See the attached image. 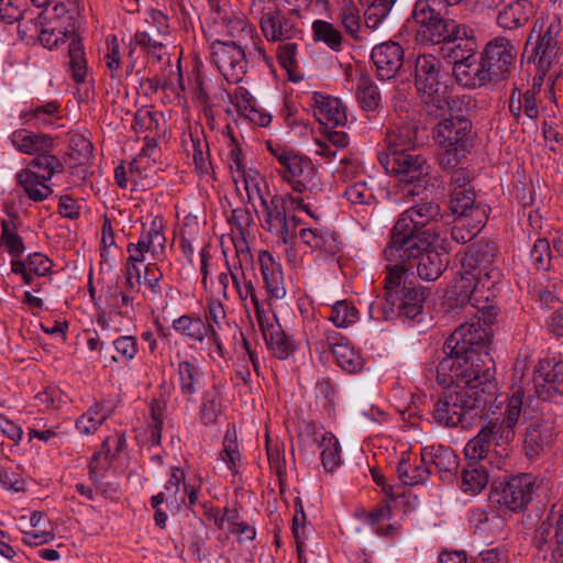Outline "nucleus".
<instances>
[{
    "label": "nucleus",
    "mask_w": 563,
    "mask_h": 563,
    "mask_svg": "<svg viewBox=\"0 0 563 563\" xmlns=\"http://www.w3.org/2000/svg\"><path fill=\"white\" fill-rule=\"evenodd\" d=\"M498 246L495 241L478 240L473 243L461 258L462 273L455 285L448 291V299L455 306L470 303L483 310L485 320L492 321L497 316L490 305L497 295L503 273L498 267Z\"/></svg>",
    "instance_id": "f257e3e1"
},
{
    "label": "nucleus",
    "mask_w": 563,
    "mask_h": 563,
    "mask_svg": "<svg viewBox=\"0 0 563 563\" xmlns=\"http://www.w3.org/2000/svg\"><path fill=\"white\" fill-rule=\"evenodd\" d=\"M464 372H450L445 383L439 378L435 368V379L439 385L446 387L433 401L432 418L440 426L454 428L461 424L467 428L472 419L482 417L486 406L498 391V384L489 369L482 376H468Z\"/></svg>",
    "instance_id": "f03ea898"
},
{
    "label": "nucleus",
    "mask_w": 563,
    "mask_h": 563,
    "mask_svg": "<svg viewBox=\"0 0 563 563\" xmlns=\"http://www.w3.org/2000/svg\"><path fill=\"white\" fill-rule=\"evenodd\" d=\"M481 317L477 321L465 322L459 325L443 344L445 356L440 361L439 378L442 383L450 380V372H464L468 376H482V372L489 369L495 377L493 358L487 352H483L490 341L492 329L496 317L492 321L485 320L483 310L476 309Z\"/></svg>",
    "instance_id": "7ed1b4c3"
},
{
    "label": "nucleus",
    "mask_w": 563,
    "mask_h": 563,
    "mask_svg": "<svg viewBox=\"0 0 563 563\" xmlns=\"http://www.w3.org/2000/svg\"><path fill=\"white\" fill-rule=\"evenodd\" d=\"M518 373L514 374L511 394L507 398L504 419H494L485 423L478 433L471 439L465 448L464 455L467 461H476L486 464L489 459L493 443L501 445L515 439V428L519 422L526 401V387L516 382Z\"/></svg>",
    "instance_id": "20e7f679"
},
{
    "label": "nucleus",
    "mask_w": 563,
    "mask_h": 563,
    "mask_svg": "<svg viewBox=\"0 0 563 563\" xmlns=\"http://www.w3.org/2000/svg\"><path fill=\"white\" fill-rule=\"evenodd\" d=\"M440 206L434 201L416 203L405 210L397 219L390 232L387 252L390 256L413 254L432 246L434 233L430 228L440 216Z\"/></svg>",
    "instance_id": "39448f33"
},
{
    "label": "nucleus",
    "mask_w": 563,
    "mask_h": 563,
    "mask_svg": "<svg viewBox=\"0 0 563 563\" xmlns=\"http://www.w3.org/2000/svg\"><path fill=\"white\" fill-rule=\"evenodd\" d=\"M442 62L432 54H419L413 63V84L429 115L441 117L450 109V92Z\"/></svg>",
    "instance_id": "423d86ee"
},
{
    "label": "nucleus",
    "mask_w": 563,
    "mask_h": 563,
    "mask_svg": "<svg viewBox=\"0 0 563 563\" xmlns=\"http://www.w3.org/2000/svg\"><path fill=\"white\" fill-rule=\"evenodd\" d=\"M432 129L435 144L441 148L439 165L443 169H454L466 153L467 135L472 130V121L462 114H454L450 108Z\"/></svg>",
    "instance_id": "0eeeda50"
},
{
    "label": "nucleus",
    "mask_w": 563,
    "mask_h": 563,
    "mask_svg": "<svg viewBox=\"0 0 563 563\" xmlns=\"http://www.w3.org/2000/svg\"><path fill=\"white\" fill-rule=\"evenodd\" d=\"M267 148L279 164L277 173L292 190L306 194L307 198L317 197L322 191L318 170L309 157L279 144L267 143Z\"/></svg>",
    "instance_id": "6e6552de"
},
{
    "label": "nucleus",
    "mask_w": 563,
    "mask_h": 563,
    "mask_svg": "<svg viewBox=\"0 0 563 563\" xmlns=\"http://www.w3.org/2000/svg\"><path fill=\"white\" fill-rule=\"evenodd\" d=\"M379 162L399 183L412 186L407 196H419L430 184L431 167L421 154L413 151L380 153Z\"/></svg>",
    "instance_id": "1a4fd4ad"
},
{
    "label": "nucleus",
    "mask_w": 563,
    "mask_h": 563,
    "mask_svg": "<svg viewBox=\"0 0 563 563\" xmlns=\"http://www.w3.org/2000/svg\"><path fill=\"white\" fill-rule=\"evenodd\" d=\"M42 12H37L36 19H30L31 25L26 23L24 35L30 38H37L48 49L64 46L67 55H70V43H68L70 10L68 3H56L53 8V16L46 23L42 21Z\"/></svg>",
    "instance_id": "9d476101"
},
{
    "label": "nucleus",
    "mask_w": 563,
    "mask_h": 563,
    "mask_svg": "<svg viewBox=\"0 0 563 563\" xmlns=\"http://www.w3.org/2000/svg\"><path fill=\"white\" fill-rule=\"evenodd\" d=\"M16 174V180L31 200L43 201L52 194V189L46 183L55 173L62 170V163L48 152H38Z\"/></svg>",
    "instance_id": "9b49d317"
},
{
    "label": "nucleus",
    "mask_w": 563,
    "mask_h": 563,
    "mask_svg": "<svg viewBox=\"0 0 563 563\" xmlns=\"http://www.w3.org/2000/svg\"><path fill=\"white\" fill-rule=\"evenodd\" d=\"M534 563H563V504L555 511L551 509L532 537Z\"/></svg>",
    "instance_id": "f8f14e48"
},
{
    "label": "nucleus",
    "mask_w": 563,
    "mask_h": 563,
    "mask_svg": "<svg viewBox=\"0 0 563 563\" xmlns=\"http://www.w3.org/2000/svg\"><path fill=\"white\" fill-rule=\"evenodd\" d=\"M536 489L534 477L523 473L494 486L489 493V501L501 512H520L532 501Z\"/></svg>",
    "instance_id": "ddd939ff"
},
{
    "label": "nucleus",
    "mask_w": 563,
    "mask_h": 563,
    "mask_svg": "<svg viewBox=\"0 0 563 563\" xmlns=\"http://www.w3.org/2000/svg\"><path fill=\"white\" fill-rule=\"evenodd\" d=\"M518 48L505 36H496L485 45L481 53L484 67L488 70L494 84L508 79L517 62Z\"/></svg>",
    "instance_id": "4468645a"
},
{
    "label": "nucleus",
    "mask_w": 563,
    "mask_h": 563,
    "mask_svg": "<svg viewBox=\"0 0 563 563\" xmlns=\"http://www.w3.org/2000/svg\"><path fill=\"white\" fill-rule=\"evenodd\" d=\"M211 63L229 82L233 84L243 79L247 68L245 53L235 42H212Z\"/></svg>",
    "instance_id": "2eb2a0df"
},
{
    "label": "nucleus",
    "mask_w": 563,
    "mask_h": 563,
    "mask_svg": "<svg viewBox=\"0 0 563 563\" xmlns=\"http://www.w3.org/2000/svg\"><path fill=\"white\" fill-rule=\"evenodd\" d=\"M86 22L80 19L73 23V80L78 85L75 92L76 99L81 104H88L93 97V80L88 78V67L85 47L80 34L86 30Z\"/></svg>",
    "instance_id": "dca6fc26"
},
{
    "label": "nucleus",
    "mask_w": 563,
    "mask_h": 563,
    "mask_svg": "<svg viewBox=\"0 0 563 563\" xmlns=\"http://www.w3.org/2000/svg\"><path fill=\"white\" fill-rule=\"evenodd\" d=\"M384 256L386 261L388 262H408L409 264L411 261H418L417 263V274L418 276L427 282H434L437 280L444 269L446 268V265L449 263L448 254L441 253L435 249L424 247L423 250H419L417 253L413 254H402L390 256L387 252V247L384 250Z\"/></svg>",
    "instance_id": "f3484780"
},
{
    "label": "nucleus",
    "mask_w": 563,
    "mask_h": 563,
    "mask_svg": "<svg viewBox=\"0 0 563 563\" xmlns=\"http://www.w3.org/2000/svg\"><path fill=\"white\" fill-rule=\"evenodd\" d=\"M166 238L164 234V220L155 217L148 227H143L137 242H131L126 252L131 262H144L145 253H151L154 258H159L165 252Z\"/></svg>",
    "instance_id": "a211bd4d"
},
{
    "label": "nucleus",
    "mask_w": 563,
    "mask_h": 563,
    "mask_svg": "<svg viewBox=\"0 0 563 563\" xmlns=\"http://www.w3.org/2000/svg\"><path fill=\"white\" fill-rule=\"evenodd\" d=\"M256 321L268 350L275 357L287 360L296 351L295 340L283 330L271 310L260 314Z\"/></svg>",
    "instance_id": "6ab92c4d"
},
{
    "label": "nucleus",
    "mask_w": 563,
    "mask_h": 563,
    "mask_svg": "<svg viewBox=\"0 0 563 563\" xmlns=\"http://www.w3.org/2000/svg\"><path fill=\"white\" fill-rule=\"evenodd\" d=\"M264 36L271 42H286L301 38L300 16L298 9L283 12L279 8L263 22L261 27Z\"/></svg>",
    "instance_id": "aec40b11"
},
{
    "label": "nucleus",
    "mask_w": 563,
    "mask_h": 563,
    "mask_svg": "<svg viewBox=\"0 0 563 563\" xmlns=\"http://www.w3.org/2000/svg\"><path fill=\"white\" fill-rule=\"evenodd\" d=\"M405 51L396 42L387 41L375 45L371 59L376 69V76L380 80L395 78L404 65Z\"/></svg>",
    "instance_id": "412c9836"
},
{
    "label": "nucleus",
    "mask_w": 563,
    "mask_h": 563,
    "mask_svg": "<svg viewBox=\"0 0 563 563\" xmlns=\"http://www.w3.org/2000/svg\"><path fill=\"white\" fill-rule=\"evenodd\" d=\"M93 161L91 141L82 134H73V187L92 189L90 165Z\"/></svg>",
    "instance_id": "4be33fe9"
},
{
    "label": "nucleus",
    "mask_w": 563,
    "mask_h": 563,
    "mask_svg": "<svg viewBox=\"0 0 563 563\" xmlns=\"http://www.w3.org/2000/svg\"><path fill=\"white\" fill-rule=\"evenodd\" d=\"M446 14L448 12L444 10L437 18L418 27L417 40L423 44L440 45L446 38H456L461 34L464 35L465 25L448 18Z\"/></svg>",
    "instance_id": "5701e85b"
},
{
    "label": "nucleus",
    "mask_w": 563,
    "mask_h": 563,
    "mask_svg": "<svg viewBox=\"0 0 563 563\" xmlns=\"http://www.w3.org/2000/svg\"><path fill=\"white\" fill-rule=\"evenodd\" d=\"M126 449V439L124 433H115L107 437L98 452H96L89 463V475L93 483H98L104 477L110 462L120 455Z\"/></svg>",
    "instance_id": "b1692460"
},
{
    "label": "nucleus",
    "mask_w": 563,
    "mask_h": 563,
    "mask_svg": "<svg viewBox=\"0 0 563 563\" xmlns=\"http://www.w3.org/2000/svg\"><path fill=\"white\" fill-rule=\"evenodd\" d=\"M452 71L456 82L464 88L475 89L494 82L482 58L477 60L475 54L454 63Z\"/></svg>",
    "instance_id": "393cba45"
},
{
    "label": "nucleus",
    "mask_w": 563,
    "mask_h": 563,
    "mask_svg": "<svg viewBox=\"0 0 563 563\" xmlns=\"http://www.w3.org/2000/svg\"><path fill=\"white\" fill-rule=\"evenodd\" d=\"M553 431V423L544 420L536 421L527 428L523 450L529 460H538L551 448Z\"/></svg>",
    "instance_id": "a878e982"
},
{
    "label": "nucleus",
    "mask_w": 563,
    "mask_h": 563,
    "mask_svg": "<svg viewBox=\"0 0 563 563\" xmlns=\"http://www.w3.org/2000/svg\"><path fill=\"white\" fill-rule=\"evenodd\" d=\"M534 394L539 399L552 401L563 395V361L550 369L539 371L533 378Z\"/></svg>",
    "instance_id": "bb28decb"
},
{
    "label": "nucleus",
    "mask_w": 563,
    "mask_h": 563,
    "mask_svg": "<svg viewBox=\"0 0 563 563\" xmlns=\"http://www.w3.org/2000/svg\"><path fill=\"white\" fill-rule=\"evenodd\" d=\"M426 301L424 289L420 286L404 285L397 291V305L400 319L419 323Z\"/></svg>",
    "instance_id": "cd10ccee"
},
{
    "label": "nucleus",
    "mask_w": 563,
    "mask_h": 563,
    "mask_svg": "<svg viewBox=\"0 0 563 563\" xmlns=\"http://www.w3.org/2000/svg\"><path fill=\"white\" fill-rule=\"evenodd\" d=\"M422 462L434 468L442 479H450L459 467V459L450 446L432 445L422 449Z\"/></svg>",
    "instance_id": "c85d7f7f"
},
{
    "label": "nucleus",
    "mask_w": 563,
    "mask_h": 563,
    "mask_svg": "<svg viewBox=\"0 0 563 563\" xmlns=\"http://www.w3.org/2000/svg\"><path fill=\"white\" fill-rule=\"evenodd\" d=\"M258 262L268 296L276 299L283 298L286 290L280 264L268 251L260 252Z\"/></svg>",
    "instance_id": "c756f323"
},
{
    "label": "nucleus",
    "mask_w": 563,
    "mask_h": 563,
    "mask_svg": "<svg viewBox=\"0 0 563 563\" xmlns=\"http://www.w3.org/2000/svg\"><path fill=\"white\" fill-rule=\"evenodd\" d=\"M9 141L18 152L26 155L48 152L53 147V139L48 134L35 133L27 129L13 131Z\"/></svg>",
    "instance_id": "7c9ffc66"
},
{
    "label": "nucleus",
    "mask_w": 563,
    "mask_h": 563,
    "mask_svg": "<svg viewBox=\"0 0 563 563\" xmlns=\"http://www.w3.org/2000/svg\"><path fill=\"white\" fill-rule=\"evenodd\" d=\"M536 13L530 0H515L505 5L497 15V23L506 30H516L526 25Z\"/></svg>",
    "instance_id": "2f4dec72"
},
{
    "label": "nucleus",
    "mask_w": 563,
    "mask_h": 563,
    "mask_svg": "<svg viewBox=\"0 0 563 563\" xmlns=\"http://www.w3.org/2000/svg\"><path fill=\"white\" fill-rule=\"evenodd\" d=\"M314 103L313 114L321 124L330 128L345 124L346 113L339 99L316 93Z\"/></svg>",
    "instance_id": "473e14b6"
},
{
    "label": "nucleus",
    "mask_w": 563,
    "mask_h": 563,
    "mask_svg": "<svg viewBox=\"0 0 563 563\" xmlns=\"http://www.w3.org/2000/svg\"><path fill=\"white\" fill-rule=\"evenodd\" d=\"M418 143V126L415 123L406 122L387 132L384 153L410 152Z\"/></svg>",
    "instance_id": "72a5a7b5"
},
{
    "label": "nucleus",
    "mask_w": 563,
    "mask_h": 563,
    "mask_svg": "<svg viewBox=\"0 0 563 563\" xmlns=\"http://www.w3.org/2000/svg\"><path fill=\"white\" fill-rule=\"evenodd\" d=\"M223 413L222 385L213 383L202 391L199 406V420L205 426L217 423Z\"/></svg>",
    "instance_id": "f704fd0d"
},
{
    "label": "nucleus",
    "mask_w": 563,
    "mask_h": 563,
    "mask_svg": "<svg viewBox=\"0 0 563 563\" xmlns=\"http://www.w3.org/2000/svg\"><path fill=\"white\" fill-rule=\"evenodd\" d=\"M172 327L186 342L202 343L209 334L211 324L200 317L183 314L173 321Z\"/></svg>",
    "instance_id": "c9c22d12"
},
{
    "label": "nucleus",
    "mask_w": 563,
    "mask_h": 563,
    "mask_svg": "<svg viewBox=\"0 0 563 563\" xmlns=\"http://www.w3.org/2000/svg\"><path fill=\"white\" fill-rule=\"evenodd\" d=\"M177 380L180 393L187 400H192L198 391L201 380V372L196 360H180L176 367Z\"/></svg>",
    "instance_id": "e433bc0d"
},
{
    "label": "nucleus",
    "mask_w": 563,
    "mask_h": 563,
    "mask_svg": "<svg viewBox=\"0 0 563 563\" xmlns=\"http://www.w3.org/2000/svg\"><path fill=\"white\" fill-rule=\"evenodd\" d=\"M347 342L349 340L345 336L331 328L327 322H318L311 327L308 339V343L313 345L317 352H325L328 349L333 352L334 347Z\"/></svg>",
    "instance_id": "4c0bfd02"
},
{
    "label": "nucleus",
    "mask_w": 563,
    "mask_h": 563,
    "mask_svg": "<svg viewBox=\"0 0 563 563\" xmlns=\"http://www.w3.org/2000/svg\"><path fill=\"white\" fill-rule=\"evenodd\" d=\"M398 478L404 485H418L426 482L431 474L430 466L422 462V456L418 461H410L409 456H402L396 468Z\"/></svg>",
    "instance_id": "58836bf2"
},
{
    "label": "nucleus",
    "mask_w": 563,
    "mask_h": 563,
    "mask_svg": "<svg viewBox=\"0 0 563 563\" xmlns=\"http://www.w3.org/2000/svg\"><path fill=\"white\" fill-rule=\"evenodd\" d=\"M35 11L29 8V0H0V19L12 24L23 20L20 25V33L24 34L26 23L30 24V19H36Z\"/></svg>",
    "instance_id": "ea45409f"
},
{
    "label": "nucleus",
    "mask_w": 563,
    "mask_h": 563,
    "mask_svg": "<svg viewBox=\"0 0 563 563\" xmlns=\"http://www.w3.org/2000/svg\"><path fill=\"white\" fill-rule=\"evenodd\" d=\"M488 483V471L486 464L476 461H467L462 471L461 488L472 495L478 494Z\"/></svg>",
    "instance_id": "a19ab883"
},
{
    "label": "nucleus",
    "mask_w": 563,
    "mask_h": 563,
    "mask_svg": "<svg viewBox=\"0 0 563 563\" xmlns=\"http://www.w3.org/2000/svg\"><path fill=\"white\" fill-rule=\"evenodd\" d=\"M356 99L361 108L366 112H375L380 106V91L367 74H363L358 78L356 86Z\"/></svg>",
    "instance_id": "79ce46f5"
},
{
    "label": "nucleus",
    "mask_w": 563,
    "mask_h": 563,
    "mask_svg": "<svg viewBox=\"0 0 563 563\" xmlns=\"http://www.w3.org/2000/svg\"><path fill=\"white\" fill-rule=\"evenodd\" d=\"M239 265H240L241 272H236L235 275H232L231 280L236 290L239 299L244 303L245 307H246V300L250 299L251 303L254 308L255 317L258 318L260 313L262 316L263 313H265L268 310L264 308L263 303L258 299L252 280L249 279L246 277L245 273L242 271L241 261H239Z\"/></svg>",
    "instance_id": "37998d69"
},
{
    "label": "nucleus",
    "mask_w": 563,
    "mask_h": 563,
    "mask_svg": "<svg viewBox=\"0 0 563 563\" xmlns=\"http://www.w3.org/2000/svg\"><path fill=\"white\" fill-rule=\"evenodd\" d=\"M339 19L345 32L355 41L364 42L367 40L365 30L362 29L360 10L351 0L343 1L339 12Z\"/></svg>",
    "instance_id": "c03bdc74"
},
{
    "label": "nucleus",
    "mask_w": 563,
    "mask_h": 563,
    "mask_svg": "<svg viewBox=\"0 0 563 563\" xmlns=\"http://www.w3.org/2000/svg\"><path fill=\"white\" fill-rule=\"evenodd\" d=\"M57 112L58 104L56 102H48L21 112L20 119L22 120V124L43 128L55 124Z\"/></svg>",
    "instance_id": "a18cd8bd"
},
{
    "label": "nucleus",
    "mask_w": 563,
    "mask_h": 563,
    "mask_svg": "<svg viewBox=\"0 0 563 563\" xmlns=\"http://www.w3.org/2000/svg\"><path fill=\"white\" fill-rule=\"evenodd\" d=\"M235 107L245 118L258 126H268L272 121L268 113L256 108V101L243 88H240L235 93Z\"/></svg>",
    "instance_id": "49530a36"
},
{
    "label": "nucleus",
    "mask_w": 563,
    "mask_h": 563,
    "mask_svg": "<svg viewBox=\"0 0 563 563\" xmlns=\"http://www.w3.org/2000/svg\"><path fill=\"white\" fill-rule=\"evenodd\" d=\"M260 201L263 207V228L267 231L276 229L277 223L288 213L283 195H274L271 199L263 196Z\"/></svg>",
    "instance_id": "de8ad7c7"
},
{
    "label": "nucleus",
    "mask_w": 563,
    "mask_h": 563,
    "mask_svg": "<svg viewBox=\"0 0 563 563\" xmlns=\"http://www.w3.org/2000/svg\"><path fill=\"white\" fill-rule=\"evenodd\" d=\"M312 36L316 42H322L333 52L343 48V35L332 23L324 20H316L312 23Z\"/></svg>",
    "instance_id": "09e8293b"
},
{
    "label": "nucleus",
    "mask_w": 563,
    "mask_h": 563,
    "mask_svg": "<svg viewBox=\"0 0 563 563\" xmlns=\"http://www.w3.org/2000/svg\"><path fill=\"white\" fill-rule=\"evenodd\" d=\"M319 446L321 448L322 466L327 472H334L342 464L341 445L338 438L331 432H325Z\"/></svg>",
    "instance_id": "8fccbe9b"
},
{
    "label": "nucleus",
    "mask_w": 563,
    "mask_h": 563,
    "mask_svg": "<svg viewBox=\"0 0 563 563\" xmlns=\"http://www.w3.org/2000/svg\"><path fill=\"white\" fill-rule=\"evenodd\" d=\"M302 243L307 246L334 254L338 250L335 239L332 233L323 232L317 228H302L299 231Z\"/></svg>",
    "instance_id": "3c124183"
},
{
    "label": "nucleus",
    "mask_w": 563,
    "mask_h": 563,
    "mask_svg": "<svg viewBox=\"0 0 563 563\" xmlns=\"http://www.w3.org/2000/svg\"><path fill=\"white\" fill-rule=\"evenodd\" d=\"M559 51L560 46L558 41L538 38L533 54L541 76H545L552 65L558 62Z\"/></svg>",
    "instance_id": "603ef678"
},
{
    "label": "nucleus",
    "mask_w": 563,
    "mask_h": 563,
    "mask_svg": "<svg viewBox=\"0 0 563 563\" xmlns=\"http://www.w3.org/2000/svg\"><path fill=\"white\" fill-rule=\"evenodd\" d=\"M369 316L375 320L400 318L397 305V291L386 290L383 297H377L369 306Z\"/></svg>",
    "instance_id": "864d4df0"
},
{
    "label": "nucleus",
    "mask_w": 563,
    "mask_h": 563,
    "mask_svg": "<svg viewBox=\"0 0 563 563\" xmlns=\"http://www.w3.org/2000/svg\"><path fill=\"white\" fill-rule=\"evenodd\" d=\"M440 45L446 46L449 48V57L453 59V64L463 60V58L472 57L476 49L475 38L468 34V29L466 25L464 35L461 34L456 38H446Z\"/></svg>",
    "instance_id": "5fc2aeb1"
},
{
    "label": "nucleus",
    "mask_w": 563,
    "mask_h": 563,
    "mask_svg": "<svg viewBox=\"0 0 563 563\" xmlns=\"http://www.w3.org/2000/svg\"><path fill=\"white\" fill-rule=\"evenodd\" d=\"M332 354L338 366L349 374L358 373L364 366L362 355L350 344V341L347 343H343V345L334 347Z\"/></svg>",
    "instance_id": "6e6d98bb"
},
{
    "label": "nucleus",
    "mask_w": 563,
    "mask_h": 563,
    "mask_svg": "<svg viewBox=\"0 0 563 563\" xmlns=\"http://www.w3.org/2000/svg\"><path fill=\"white\" fill-rule=\"evenodd\" d=\"M134 298L125 294L120 287L119 282L115 285H109L106 290V302L112 312L125 317L134 311Z\"/></svg>",
    "instance_id": "4d7b16f0"
},
{
    "label": "nucleus",
    "mask_w": 563,
    "mask_h": 563,
    "mask_svg": "<svg viewBox=\"0 0 563 563\" xmlns=\"http://www.w3.org/2000/svg\"><path fill=\"white\" fill-rule=\"evenodd\" d=\"M129 57L132 58L134 48L133 45L140 46L148 55L155 58L157 62L163 59L165 54L164 44L154 35L147 31H136L134 36L130 40Z\"/></svg>",
    "instance_id": "13d9d810"
},
{
    "label": "nucleus",
    "mask_w": 563,
    "mask_h": 563,
    "mask_svg": "<svg viewBox=\"0 0 563 563\" xmlns=\"http://www.w3.org/2000/svg\"><path fill=\"white\" fill-rule=\"evenodd\" d=\"M367 9L364 13L365 30L376 31L389 14L396 0H366Z\"/></svg>",
    "instance_id": "bf43d9fd"
},
{
    "label": "nucleus",
    "mask_w": 563,
    "mask_h": 563,
    "mask_svg": "<svg viewBox=\"0 0 563 563\" xmlns=\"http://www.w3.org/2000/svg\"><path fill=\"white\" fill-rule=\"evenodd\" d=\"M358 310L347 300H339L331 307L328 320L336 328H347L358 320Z\"/></svg>",
    "instance_id": "052dcab7"
},
{
    "label": "nucleus",
    "mask_w": 563,
    "mask_h": 563,
    "mask_svg": "<svg viewBox=\"0 0 563 563\" xmlns=\"http://www.w3.org/2000/svg\"><path fill=\"white\" fill-rule=\"evenodd\" d=\"M477 207L488 206L476 200L474 188L457 189L456 192L450 195V210L453 214L471 213Z\"/></svg>",
    "instance_id": "680f3d73"
},
{
    "label": "nucleus",
    "mask_w": 563,
    "mask_h": 563,
    "mask_svg": "<svg viewBox=\"0 0 563 563\" xmlns=\"http://www.w3.org/2000/svg\"><path fill=\"white\" fill-rule=\"evenodd\" d=\"M446 10L442 0H417L411 16L415 23L420 27L441 12Z\"/></svg>",
    "instance_id": "e2e57ef3"
},
{
    "label": "nucleus",
    "mask_w": 563,
    "mask_h": 563,
    "mask_svg": "<svg viewBox=\"0 0 563 563\" xmlns=\"http://www.w3.org/2000/svg\"><path fill=\"white\" fill-rule=\"evenodd\" d=\"M106 419L107 415L102 406L95 404L76 420V429L80 434L89 435L95 433Z\"/></svg>",
    "instance_id": "0e129e2a"
},
{
    "label": "nucleus",
    "mask_w": 563,
    "mask_h": 563,
    "mask_svg": "<svg viewBox=\"0 0 563 563\" xmlns=\"http://www.w3.org/2000/svg\"><path fill=\"white\" fill-rule=\"evenodd\" d=\"M344 197L351 205L360 207L364 211H366L367 207L374 206L376 201L372 188H369L365 181H356L347 186L344 191Z\"/></svg>",
    "instance_id": "69168bd1"
},
{
    "label": "nucleus",
    "mask_w": 563,
    "mask_h": 563,
    "mask_svg": "<svg viewBox=\"0 0 563 563\" xmlns=\"http://www.w3.org/2000/svg\"><path fill=\"white\" fill-rule=\"evenodd\" d=\"M220 460L225 463L233 474H238V463L241 460V454L235 431H227L222 442V450L220 451Z\"/></svg>",
    "instance_id": "338daca9"
},
{
    "label": "nucleus",
    "mask_w": 563,
    "mask_h": 563,
    "mask_svg": "<svg viewBox=\"0 0 563 563\" xmlns=\"http://www.w3.org/2000/svg\"><path fill=\"white\" fill-rule=\"evenodd\" d=\"M1 244L13 257L20 256L25 247L13 220L2 221Z\"/></svg>",
    "instance_id": "774afa93"
}]
</instances>
